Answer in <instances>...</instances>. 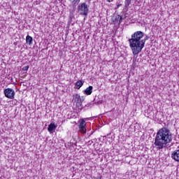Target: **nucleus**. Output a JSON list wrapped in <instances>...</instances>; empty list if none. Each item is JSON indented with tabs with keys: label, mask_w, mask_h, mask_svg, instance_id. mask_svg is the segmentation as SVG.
<instances>
[{
	"label": "nucleus",
	"mask_w": 179,
	"mask_h": 179,
	"mask_svg": "<svg viewBox=\"0 0 179 179\" xmlns=\"http://www.w3.org/2000/svg\"><path fill=\"white\" fill-rule=\"evenodd\" d=\"M143 34L141 31H137L131 34V38H129V47L133 52L134 55H138L140 52H142V50L145 48V43L147 40H149V36H146L144 39Z\"/></svg>",
	"instance_id": "obj_1"
},
{
	"label": "nucleus",
	"mask_w": 179,
	"mask_h": 179,
	"mask_svg": "<svg viewBox=\"0 0 179 179\" xmlns=\"http://www.w3.org/2000/svg\"><path fill=\"white\" fill-rule=\"evenodd\" d=\"M26 43L29 44V45H31V44H33V37L27 35L26 37Z\"/></svg>",
	"instance_id": "obj_11"
},
{
	"label": "nucleus",
	"mask_w": 179,
	"mask_h": 179,
	"mask_svg": "<svg viewBox=\"0 0 179 179\" xmlns=\"http://www.w3.org/2000/svg\"><path fill=\"white\" fill-rule=\"evenodd\" d=\"M84 83H85V81L80 80L75 83V86L76 87V89L79 90V89H80L83 86Z\"/></svg>",
	"instance_id": "obj_9"
},
{
	"label": "nucleus",
	"mask_w": 179,
	"mask_h": 179,
	"mask_svg": "<svg viewBox=\"0 0 179 179\" xmlns=\"http://www.w3.org/2000/svg\"><path fill=\"white\" fill-rule=\"evenodd\" d=\"M78 10L80 12V15H83L84 16H87V14L89 13V7H87L86 3H83L79 5L78 6Z\"/></svg>",
	"instance_id": "obj_3"
},
{
	"label": "nucleus",
	"mask_w": 179,
	"mask_h": 179,
	"mask_svg": "<svg viewBox=\"0 0 179 179\" xmlns=\"http://www.w3.org/2000/svg\"><path fill=\"white\" fill-rule=\"evenodd\" d=\"M72 101L76 103V106H82V103L85 101V97L80 96L79 94H74Z\"/></svg>",
	"instance_id": "obj_4"
},
{
	"label": "nucleus",
	"mask_w": 179,
	"mask_h": 179,
	"mask_svg": "<svg viewBox=\"0 0 179 179\" xmlns=\"http://www.w3.org/2000/svg\"><path fill=\"white\" fill-rule=\"evenodd\" d=\"M132 1H134V0H125L124 6L126 8H128V6H129V5H131V3H132Z\"/></svg>",
	"instance_id": "obj_13"
},
{
	"label": "nucleus",
	"mask_w": 179,
	"mask_h": 179,
	"mask_svg": "<svg viewBox=\"0 0 179 179\" xmlns=\"http://www.w3.org/2000/svg\"><path fill=\"white\" fill-rule=\"evenodd\" d=\"M78 128L80 134H85L87 132V129H86V120H85V119H81L80 120Z\"/></svg>",
	"instance_id": "obj_5"
},
{
	"label": "nucleus",
	"mask_w": 179,
	"mask_h": 179,
	"mask_svg": "<svg viewBox=\"0 0 179 179\" xmlns=\"http://www.w3.org/2000/svg\"><path fill=\"white\" fill-rule=\"evenodd\" d=\"M107 1V2H111V1L110 0H106Z\"/></svg>",
	"instance_id": "obj_18"
},
{
	"label": "nucleus",
	"mask_w": 179,
	"mask_h": 179,
	"mask_svg": "<svg viewBox=\"0 0 179 179\" xmlns=\"http://www.w3.org/2000/svg\"><path fill=\"white\" fill-rule=\"evenodd\" d=\"M4 96L7 99H15V90L12 88H6L3 90Z\"/></svg>",
	"instance_id": "obj_6"
},
{
	"label": "nucleus",
	"mask_w": 179,
	"mask_h": 179,
	"mask_svg": "<svg viewBox=\"0 0 179 179\" xmlns=\"http://www.w3.org/2000/svg\"><path fill=\"white\" fill-rule=\"evenodd\" d=\"M69 1L73 6H78V5H79V2H80V0H69Z\"/></svg>",
	"instance_id": "obj_12"
},
{
	"label": "nucleus",
	"mask_w": 179,
	"mask_h": 179,
	"mask_svg": "<svg viewBox=\"0 0 179 179\" xmlns=\"http://www.w3.org/2000/svg\"><path fill=\"white\" fill-rule=\"evenodd\" d=\"M59 55H60V57H62V55H63L62 52H59Z\"/></svg>",
	"instance_id": "obj_17"
},
{
	"label": "nucleus",
	"mask_w": 179,
	"mask_h": 179,
	"mask_svg": "<svg viewBox=\"0 0 179 179\" xmlns=\"http://www.w3.org/2000/svg\"><path fill=\"white\" fill-rule=\"evenodd\" d=\"M172 159L175 160V162H179V150H175L171 155Z\"/></svg>",
	"instance_id": "obj_7"
},
{
	"label": "nucleus",
	"mask_w": 179,
	"mask_h": 179,
	"mask_svg": "<svg viewBox=\"0 0 179 179\" xmlns=\"http://www.w3.org/2000/svg\"><path fill=\"white\" fill-rule=\"evenodd\" d=\"M29 66H25L22 68V71H29Z\"/></svg>",
	"instance_id": "obj_14"
},
{
	"label": "nucleus",
	"mask_w": 179,
	"mask_h": 179,
	"mask_svg": "<svg viewBox=\"0 0 179 179\" xmlns=\"http://www.w3.org/2000/svg\"><path fill=\"white\" fill-rule=\"evenodd\" d=\"M172 140L173 136H171L170 130L164 127L157 131L155 136L154 145H155L157 149H163V148L167 146L168 143H170Z\"/></svg>",
	"instance_id": "obj_2"
},
{
	"label": "nucleus",
	"mask_w": 179,
	"mask_h": 179,
	"mask_svg": "<svg viewBox=\"0 0 179 179\" xmlns=\"http://www.w3.org/2000/svg\"><path fill=\"white\" fill-rule=\"evenodd\" d=\"M84 93L87 94V96H90V94L93 93V86L90 85L88 87H87L85 90Z\"/></svg>",
	"instance_id": "obj_8"
},
{
	"label": "nucleus",
	"mask_w": 179,
	"mask_h": 179,
	"mask_svg": "<svg viewBox=\"0 0 179 179\" xmlns=\"http://www.w3.org/2000/svg\"><path fill=\"white\" fill-rule=\"evenodd\" d=\"M117 19V20H119V23H121V22H122V16H118Z\"/></svg>",
	"instance_id": "obj_15"
},
{
	"label": "nucleus",
	"mask_w": 179,
	"mask_h": 179,
	"mask_svg": "<svg viewBox=\"0 0 179 179\" xmlns=\"http://www.w3.org/2000/svg\"><path fill=\"white\" fill-rule=\"evenodd\" d=\"M120 6H122V4H121V3L120 4H117V9H118V8H120Z\"/></svg>",
	"instance_id": "obj_16"
},
{
	"label": "nucleus",
	"mask_w": 179,
	"mask_h": 179,
	"mask_svg": "<svg viewBox=\"0 0 179 179\" xmlns=\"http://www.w3.org/2000/svg\"><path fill=\"white\" fill-rule=\"evenodd\" d=\"M57 129V125H55V124L54 123H50L48 127V130L50 132H52V131H54V129Z\"/></svg>",
	"instance_id": "obj_10"
}]
</instances>
